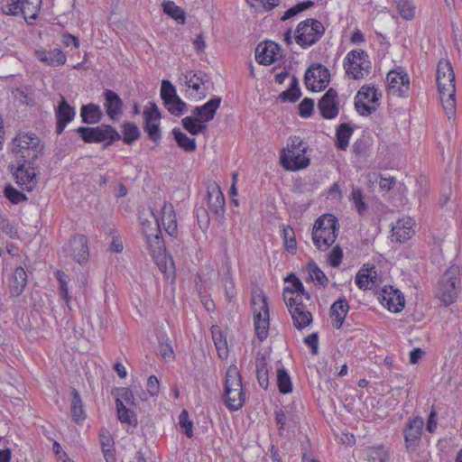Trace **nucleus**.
Masks as SVG:
<instances>
[{
  "label": "nucleus",
  "mask_w": 462,
  "mask_h": 462,
  "mask_svg": "<svg viewBox=\"0 0 462 462\" xmlns=\"http://www.w3.org/2000/svg\"><path fill=\"white\" fill-rule=\"evenodd\" d=\"M436 80L443 107L448 117L451 118L456 112V84L455 73L448 60H439Z\"/></svg>",
  "instance_id": "1"
},
{
  "label": "nucleus",
  "mask_w": 462,
  "mask_h": 462,
  "mask_svg": "<svg viewBox=\"0 0 462 462\" xmlns=\"http://www.w3.org/2000/svg\"><path fill=\"white\" fill-rule=\"evenodd\" d=\"M221 101V97H215L203 106H196L192 111L193 116L181 120L183 127L192 135L204 132L207 128L205 123L214 118Z\"/></svg>",
  "instance_id": "2"
},
{
  "label": "nucleus",
  "mask_w": 462,
  "mask_h": 462,
  "mask_svg": "<svg viewBox=\"0 0 462 462\" xmlns=\"http://www.w3.org/2000/svg\"><path fill=\"white\" fill-rule=\"evenodd\" d=\"M309 146L298 136L291 139V143L280 157L282 166L287 171H299L310 165V159L306 155Z\"/></svg>",
  "instance_id": "3"
},
{
  "label": "nucleus",
  "mask_w": 462,
  "mask_h": 462,
  "mask_svg": "<svg viewBox=\"0 0 462 462\" xmlns=\"http://www.w3.org/2000/svg\"><path fill=\"white\" fill-rule=\"evenodd\" d=\"M44 149L40 138L32 133H19L13 139L11 151L15 160L35 161Z\"/></svg>",
  "instance_id": "4"
},
{
  "label": "nucleus",
  "mask_w": 462,
  "mask_h": 462,
  "mask_svg": "<svg viewBox=\"0 0 462 462\" xmlns=\"http://www.w3.org/2000/svg\"><path fill=\"white\" fill-rule=\"evenodd\" d=\"M337 219L332 215L319 217L313 226L312 240L318 249L326 251L337 236Z\"/></svg>",
  "instance_id": "5"
},
{
  "label": "nucleus",
  "mask_w": 462,
  "mask_h": 462,
  "mask_svg": "<svg viewBox=\"0 0 462 462\" xmlns=\"http://www.w3.org/2000/svg\"><path fill=\"white\" fill-rule=\"evenodd\" d=\"M460 268L452 264L439 282L438 295L446 306L453 303L460 292Z\"/></svg>",
  "instance_id": "6"
},
{
  "label": "nucleus",
  "mask_w": 462,
  "mask_h": 462,
  "mask_svg": "<svg viewBox=\"0 0 462 462\" xmlns=\"http://www.w3.org/2000/svg\"><path fill=\"white\" fill-rule=\"evenodd\" d=\"M252 305L254 315V330L260 341H263L269 330V307L266 296L262 292H254L252 296Z\"/></svg>",
  "instance_id": "7"
},
{
  "label": "nucleus",
  "mask_w": 462,
  "mask_h": 462,
  "mask_svg": "<svg viewBox=\"0 0 462 462\" xmlns=\"http://www.w3.org/2000/svg\"><path fill=\"white\" fill-rule=\"evenodd\" d=\"M324 32L325 27L319 21L309 18L298 24L294 39L298 45L306 49L315 44L323 36Z\"/></svg>",
  "instance_id": "8"
},
{
  "label": "nucleus",
  "mask_w": 462,
  "mask_h": 462,
  "mask_svg": "<svg viewBox=\"0 0 462 462\" xmlns=\"http://www.w3.org/2000/svg\"><path fill=\"white\" fill-rule=\"evenodd\" d=\"M289 290H283V300L291 315L294 327L302 329L312 322V314L304 303L302 295L289 297Z\"/></svg>",
  "instance_id": "9"
},
{
  "label": "nucleus",
  "mask_w": 462,
  "mask_h": 462,
  "mask_svg": "<svg viewBox=\"0 0 462 462\" xmlns=\"http://www.w3.org/2000/svg\"><path fill=\"white\" fill-rule=\"evenodd\" d=\"M33 163L32 160H15V163L9 166L16 183L27 191H32L38 182Z\"/></svg>",
  "instance_id": "10"
},
{
  "label": "nucleus",
  "mask_w": 462,
  "mask_h": 462,
  "mask_svg": "<svg viewBox=\"0 0 462 462\" xmlns=\"http://www.w3.org/2000/svg\"><path fill=\"white\" fill-rule=\"evenodd\" d=\"M76 131L85 143H101L108 139L109 142L104 144L105 148L112 142L121 139L118 132L108 125H101L96 127L80 126Z\"/></svg>",
  "instance_id": "11"
},
{
  "label": "nucleus",
  "mask_w": 462,
  "mask_h": 462,
  "mask_svg": "<svg viewBox=\"0 0 462 462\" xmlns=\"http://www.w3.org/2000/svg\"><path fill=\"white\" fill-rule=\"evenodd\" d=\"M344 67L349 76L355 79H360L369 73L370 61L367 60L365 51H352L346 57Z\"/></svg>",
  "instance_id": "12"
},
{
  "label": "nucleus",
  "mask_w": 462,
  "mask_h": 462,
  "mask_svg": "<svg viewBox=\"0 0 462 462\" xmlns=\"http://www.w3.org/2000/svg\"><path fill=\"white\" fill-rule=\"evenodd\" d=\"M389 91L392 95L404 97L410 90V78L402 67L390 70L386 76Z\"/></svg>",
  "instance_id": "13"
},
{
  "label": "nucleus",
  "mask_w": 462,
  "mask_h": 462,
  "mask_svg": "<svg viewBox=\"0 0 462 462\" xmlns=\"http://www.w3.org/2000/svg\"><path fill=\"white\" fill-rule=\"evenodd\" d=\"M378 94L374 87L363 86L355 97V106L361 116H368L376 110Z\"/></svg>",
  "instance_id": "14"
},
{
  "label": "nucleus",
  "mask_w": 462,
  "mask_h": 462,
  "mask_svg": "<svg viewBox=\"0 0 462 462\" xmlns=\"http://www.w3.org/2000/svg\"><path fill=\"white\" fill-rule=\"evenodd\" d=\"M141 225L148 246L152 252H161L163 249V241L161 237V226L156 216L152 213L151 219H142Z\"/></svg>",
  "instance_id": "15"
},
{
  "label": "nucleus",
  "mask_w": 462,
  "mask_h": 462,
  "mask_svg": "<svg viewBox=\"0 0 462 462\" xmlns=\"http://www.w3.org/2000/svg\"><path fill=\"white\" fill-rule=\"evenodd\" d=\"M330 73L328 69L320 65H312L305 73L304 80L307 88L312 91L324 89L329 82Z\"/></svg>",
  "instance_id": "16"
},
{
  "label": "nucleus",
  "mask_w": 462,
  "mask_h": 462,
  "mask_svg": "<svg viewBox=\"0 0 462 462\" xmlns=\"http://www.w3.org/2000/svg\"><path fill=\"white\" fill-rule=\"evenodd\" d=\"M144 116V131L147 133L149 138L157 143L161 140L162 134L159 127V121L161 119V113L157 106L153 103L146 107L143 111Z\"/></svg>",
  "instance_id": "17"
},
{
  "label": "nucleus",
  "mask_w": 462,
  "mask_h": 462,
  "mask_svg": "<svg viewBox=\"0 0 462 462\" xmlns=\"http://www.w3.org/2000/svg\"><path fill=\"white\" fill-rule=\"evenodd\" d=\"M321 116L326 119H333L339 113L338 96L335 89L329 88L318 104Z\"/></svg>",
  "instance_id": "18"
},
{
  "label": "nucleus",
  "mask_w": 462,
  "mask_h": 462,
  "mask_svg": "<svg viewBox=\"0 0 462 462\" xmlns=\"http://www.w3.org/2000/svg\"><path fill=\"white\" fill-rule=\"evenodd\" d=\"M280 56V47L274 42L260 43L255 50V59L260 64L270 65L277 60Z\"/></svg>",
  "instance_id": "19"
},
{
  "label": "nucleus",
  "mask_w": 462,
  "mask_h": 462,
  "mask_svg": "<svg viewBox=\"0 0 462 462\" xmlns=\"http://www.w3.org/2000/svg\"><path fill=\"white\" fill-rule=\"evenodd\" d=\"M379 299L382 304L386 306L392 312H400L405 303L402 293L399 290L393 289V287H384Z\"/></svg>",
  "instance_id": "20"
},
{
  "label": "nucleus",
  "mask_w": 462,
  "mask_h": 462,
  "mask_svg": "<svg viewBox=\"0 0 462 462\" xmlns=\"http://www.w3.org/2000/svg\"><path fill=\"white\" fill-rule=\"evenodd\" d=\"M208 207L212 213L222 218L225 211V198L217 183L208 186Z\"/></svg>",
  "instance_id": "21"
},
{
  "label": "nucleus",
  "mask_w": 462,
  "mask_h": 462,
  "mask_svg": "<svg viewBox=\"0 0 462 462\" xmlns=\"http://www.w3.org/2000/svg\"><path fill=\"white\" fill-rule=\"evenodd\" d=\"M75 115V108L69 105L66 99L61 97V100L56 109V133L58 134H60L64 131L66 125L73 120Z\"/></svg>",
  "instance_id": "22"
},
{
  "label": "nucleus",
  "mask_w": 462,
  "mask_h": 462,
  "mask_svg": "<svg viewBox=\"0 0 462 462\" xmlns=\"http://www.w3.org/2000/svg\"><path fill=\"white\" fill-rule=\"evenodd\" d=\"M414 220L411 217H402L396 221L392 228V238L397 242H404L414 234Z\"/></svg>",
  "instance_id": "23"
},
{
  "label": "nucleus",
  "mask_w": 462,
  "mask_h": 462,
  "mask_svg": "<svg viewBox=\"0 0 462 462\" xmlns=\"http://www.w3.org/2000/svg\"><path fill=\"white\" fill-rule=\"evenodd\" d=\"M105 102L104 106L106 108L107 116L111 119L116 118L123 111V101L121 97L113 90L106 89L103 93Z\"/></svg>",
  "instance_id": "24"
},
{
  "label": "nucleus",
  "mask_w": 462,
  "mask_h": 462,
  "mask_svg": "<svg viewBox=\"0 0 462 462\" xmlns=\"http://www.w3.org/2000/svg\"><path fill=\"white\" fill-rule=\"evenodd\" d=\"M34 55L40 61L52 67L61 66L67 60L66 55L60 49L36 50Z\"/></svg>",
  "instance_id": "25"
},
{
  "label": "nucleus",
  "mask_w": 462,
  "mask_h": 462,
  "mask_svg": "<svg viewBox=\"0 0 462 462\" xmlns=\"http://www.w3.org/2000/svg\"><path fill=\"white\" fill-rule=\"evenodd\" d=\"M73 259L79 264L84 263L88 259V246L84 236H74L69 243Z\"/></svg>",
  "instance_id": "26"
},
{
  "label": "nucleus",
  "mask_w": 462,
  "mask_h": 462,
  "mask_svg": "<svg viewBox=\"0 0 462 462\" xmlns=\"http://www.w3.org/2000/svg\"><path fill=\"white\" fill-rule=\"evenodd\" d=\"M349 310V305L346 299H339L330 307V318L332 325L336 328H340L344 323L346 314Z\"/></svg>",
  "instance_id": "27"
},
{
  "label": "nucleus",
  "mask_w": 462,
  "mask_h": 462,
  "mask_svg": "<svg viewBox=\"0 0 462 462\" xmlns=\"http://www.w3.org/2000/svg\"><path fill=\"white\" fill-rule=\"evenodd\" d=\"M161 211L162 223L165 231L171 236H175L177 234V218L173 206L171 203L164 202Z\"/></svg>",
  "instance_id": "28"
},
{
  "label": "nucleus",
  "mask_w": 462,
  "mask_h": 462,
  "mask_svg": "<svg viewBox=\"0 0 462 462\" xmlns=\"http://www.w3.org/2000/svg\"><path fill=\"white\" fill-rule=\"evenodd\" d=\"M27 283V273L23 267H17L13 273L9 284V292L13 297L20 296Z\"/></svg>",
  "instance_id": "29"
},
{
  "label": "nucleus",
  "mask_w": 462,
  "mask_h": 462,
  "mask_svg": "<svg viewBox=\"0 0 462 462\" xmlns=\"http://www.w3.org/2000/svg\"><path fill=\"white\" fill-rule=\"evenodd\" d=\"M423 425L424 421L420 417H415L409 420L404 430V438L408 445H413L420 439Z\"/></svg>",
  "instance_id": "30"
},
{
  "label": "nucleus",
  "mask_w": 462,
  "mask_h": 462,
  "mask_svg": "<svg viewBox=\"0 0 462 462\" xmlns=\"http://www.w3.org/2000/svg\"><path fill=\"white\" fill-rule=\"evenodd\" d=\"M377 279L374 266L369 269L362 268L356 275V283L362 290H369L377 283Z\"/></svg>",
  "instance_id": "31"
},
{
  "label": "nucleus",
  "mask_w": 462,
  "mask_h": 462,
  "mask_svg": "<svg viewBox=\"0 0 462 462\" xmlns=\"http://www.w3.org/2000/svg\"><path fill=\"white\" fill-rule=\"evenodd\" d=\"M245 402V393L243 388L231 391L230 388L225 389V404L232 411L241 409Z\"/></svg>",
  "instance_id": "32"
},
{
  "label": "nucleus",
  "mask_w": 462,
  "mask_h": 462,
  "mask_svg": "<svg viewBox=\"0 0 462 462\" xmlns=\"http://www.w3.org/2000/svg\"><path fill=\"white\" fill-rule=\"evenodd\" d=\"M80 116L83 123L96 124L101 120L103 114L98 105L88 104L82 106Z\"/></svg>",
  "instance_id": "33"
},
{
  "label": "nucleus",
  "mask_w": 462,
  "mask_h": 462,
  "mask_svg": "<svg viewBox=\"0 0 462 462\" xmlns=\"http://www.w3.org/2000/svg\"><path fill=\"white\" fill-rule=\"evenodd\" d=\"M285 282H291V287H285L284 290H289V297H295V295H302V299L304 298L307 301L310 300V296L308 292L305 291L304 286L300 279L295 274H290Z\"/></svg>",
  "instance_id": "34"
},
{
  "label": "nucleus",
  "mask_w": 462,
  "mask_h": 462,
  "mask_svg": "<svg viewBox=\"0 0 462 462\" xmlns=\"http://www.w3.org/2000/svg\"><path fill=\"white\" fill-rule=\"evenodd\" d=\"M172 134L179 147L185 152H194L197 148L196 141L194 138H189L186 134L181 132L180 128H173Z\"/></svg>",
  "instance_id": "35"
},
{
  "label": "nucleus",
  "mask_w": 462,
  "mask_h": 462,
  "mask_svg": "<svg viewBox=\"0 0 462 462\" xmlns=\"http://www.w3.org/2000/svg\"><path fill=\"white\" fill-rule=\"evenodd\" d=\"M228 388H230L231 391L243 388L239 370L235 365H230L226 374L225 389Z\"/></svg>",
  "instance_id": "36"
},
{
  "label": "nucleus",
  "mask_w": 462,
  "mask_h": 462,
  "mask_svg": "<svg viewBox=\"0 0 462 462\" xmlns=\"http://www.w3.org/2000/svg\"><path fill=\"white\" fill-rule=\"evenodd\" d=\"M353 134V129L348 124H341L337 129V147L345 151L349 143V139Z\"/></svg>",
  "instance_id": "37"
},
{
  "label": "nucleus",
  "mask_w": 462,
  "mask_h": 462,
  "mask_svg": "<svg viewBox=\"0 0 462 462\" xmlns=\"http://www.w3.org/2000/svg\"><path fill=\"white\" fill-rule=\"evenodd\" d=\"M41 3L42 0H23L21 5V14L23 15L26 21L29 19H36L40 10Z\"/></svg>",
  "instance_id": "38"
},
{
  "label": "nucleus",
  "mask_w": 462,
  "mask_h": 462,
  "mask_svg": "<svg viewBox=\"0 0 462 462\" xmlns=\"http://www.w3.org/2000/svg\"><path fill=\"white\" fill-rule=\"evenodd\" d=\"M116 410L118 420L122 423H126L130 426H136L137 419L135 413L129 406H116Z\"/></svg>",
  "instance_id": "39"
},
{
  "label": "nucleus",
  "mask_w": 462,
  "mask_h": 462,
  "mask_svg": "<svg viewBox=\"0 0 462 462\" xmlns=\"http://www.w3.org/2000/svg\"><path fill=\"white\" fill-rule=\"evenodd\" d=\"M123 140L125 143H132L140 136L139 128L133 123L125 122L123 125Z\"/></svg>",
  "instance_id": "40"
},
{
  "label": "nucleus",
  "mask_w": 462,
  "mask_h": 462,
  "mask_svg": "<svg viewBox=\"0 0 462 462\" xmlns=\"http://www.w3.org/2000/svg\"><path fill=\"white\" fill-rule=\"evenodd\" d=\"M394 2L398 12L402 18L411 20L414 17V5L412 0H394Z\"/></svg>",
  "instance_id": "41"
},
{
  "label": "nucleus",
  "mask_w": 462,
  "mask_h": 462,
  "mask_svg": "<svg viewBox=\"0 0 462 462\" xmlns=\"http://www.w3.org/2000/svg\"><path fill=\"white\" fill-rule=\"evenodd\" d=\"M277 385L282 393H289L291 392V377L285 369L277 370Z\"/></svg>",
  "instance_id": "42"
},
{
  "label": "nucleus",
  "mask_w": 462,
  "mask_h": 462,
  "mask_svg": "<svg viewBox=\"0 0 462 462\" xmlns=\"http://www.w3.org/2000/svg\"><path fill=\"white\" fill-rule=\"evenodd\" d=\"M116 406H134V397L132 391L128 388L122 387L118 389Z\"/></svg>",
  "instance_id": "43"
},
{
  "label": "nucleus",
  "mask_w": 462,
  "mask_h": 462,
  "mask_svg": "<svg viewBox=\"0 0 462 462\" xmlns=\"http://www.w3.org/2000/svg\"><path fill=\"white\" fill-rule=\"evenodd\" d=\"M71 413L76 422H79L85 416L79 393L76 390H73V397L71 401Z\"/></svg>",
  "instance_id": "44"
},
{
  "label": "nucleus",
  "mask_w": 462,
  "mask_h": 462,
  "mask_svg": "<svg viewBox=\"0 0 462 462\" xmlns=\"http://www.w3.org/2000/svg\"><path fill=\"white\" fill-rule=\"evenodd\" d=\"M163 11L176 21L184 23L185 14L183 10L173 2L168 1L163 3Z\"/></svg>",
  "instance_id": "45"
},
{
  "label": "nucleus",
  "mask_w": 462,
  "mask_h": 462,
  "mask_svg": "<svg viewBox=\"0 0 462 462\" xmlns=\"http://www.w3.org/2000/svg\"><path fill=\"white\" fill-rule=\"evenodd\" d=\"M161 97L164 104H169V101L179 97L176 95L175 87L168 79L162 81Z\"/></svg>",
  "instance_id": "46"
},
{
  "label": "nucleus",
  "mask_w": 462,
  "mask_h": 462,
  "mask_svg": "<svg viewBox=\"0 0 462 462\" xmlns=\"http://www.w3.org/2000/svg\"><path fill=\"white\" fill-rule=\"evenodd\" d=\"M213 340L217 350L218 356L221 358H226L228 356L227 345L226 339L220 331L212 330Z\"/></svg>",
  "instance_id": "47"
},
{
  "label": "nucleus",
  "mask_w": 462,
  "mask_h": 462,
  "mask_svg": "<svg viewBox=\"0 0 462 462\" xmlns=\"http://www.w3.org/2000/svg\"><path fill=\"white\" fill-rule=\"evenodd\" d=\"M164 105L168 111L175 116H180L187 108L186 103L183 102L180 97H175V99L169 101V104Z\"/></svg>",
  "instance_id": "48"
},
{
  "label": "nucleus",
  "mask_w": 462,
  "mask_h": 462,
  "mask_svg": "<svg viewBox=\"0 0 462 462\" xmlns=\"http://www.w3.org/2000/svg\"><path fill=\"white\" fill-rule=\"evenodd\" d=\"M314 5V2L311 0L304 1L301 3H299L295 5L294 6L289 8L284 14L282 17V21H285L287 19H290L293 17L294 15L300 14V12L308 9L309 7L312 6Z\"/></svg>",
  "instance_id": "49"
},
{
  "label": "nucleus",
  "mask_w": 462,
  "mask_h": 462,
  "mask_svg": "<svg viewBox=\"0 0 462 462\" xmlns=\"http://www.w3.org/2000/svg\"><path fill=\"white\" fill-rule=\"evenodd\" d=\"M179 425L188 438L193 436V422L189 419V413L183 410L179 415Z\"/></svg>",
  "instance_id": "50"
},
{
  "label": "nucleus",
  "mask_w": 462,
  "mask_h": 462,
  "mask_svg": "<svg viewBox=\"0 0 462 462\" xmlns=\"http://www.w3.org/2000/svg\"><path fill=\"white\" fill-rule=\"evenodd\" d=\"M284 245L288 251H294L297 246L295 234L291 226H284L283 231Z\"/></svg>",
  "instance_id": "51"
},
{
  "label": "nucleus",
  "mask_w": 462,
  "mask_h": 462,
  "mask_svg": "<svg viewBox=\"0 0 462 462\" xmlns=\"http://www.w3.org/2000/svg\"><path fill=\"white\" fill-rule=\"evenodd\" d=\"M351 201L360 215L366 211V205L364 201L363 193L360 189H354L352 191Z\"/></svg>",
  "instance_id": "52"
},
{
  "label": "nucleus",
  "mask_w": 462,
  "mask_h": 462,
  "mask_svg": "<svg viewBox=\"0 0 462 462\" xmlns=\"http://www.w3.org/2000/svg\"><path fill=\"white\" fill-rule=\"evenodd\" d=\"M5 196L13 203V204H18L21 201L27 200V197L18 191L16 189H14L12 186H8L5 189Z\"/></svg>",
  "instance_id": "53"
},
{
  "label": "nucleus",
  "mask_w": 462,
  "mask_h": 462,
  "mask_svg": "<svg viewBox=\"0 0 462 462\" xmlns=\"http://www.w3.org/2000/svg\"><path fill=\"white\" fill-rule=\"evenodd\" d=\"M369 462H386L387 454L383 448H374L368 452Z\"/></svg>",
  "instance_id": "54"
},
{
  "label": "nucleus",
  "mask_w": 462,
  "mask_h": 462,
  "mask_svg": "<svg viewBox=\"0 0 462 462\" xmlns=\"http://www.w3.org/2000/svg\"><path fill=\"white\" fill-rule=\"evenodd\" d=\"M314 108V101L310 98H304L299 105V113L302 117H309L311 116Z\"/></svg>",
  "instance_id": "55"
},
{
  "label": "nucleus",
  "mask_w": 462,
  "mask_h": 462,
  "mask_svg": "<svg viewBox=\"0 0 462 462\" xmlns=\"http://www.w3.org/2000/svg\"><path fill=\"white\" fill-rule=\"evenodd\" d=\"M343 251L339 245H336L328 254V262L332 267H337L341 263Z\"/></svg>",
  "instance_id": "56"
},
{
  "label": "nucleus",
  "mask_w": 462,
  "mask_h": 462,
  "mask_svg": "<svg viewBox=\"0 0 462 462\" xmlns=\"http://www.w3.org/2000/svg\"><path fill=\"white\" fill-rule=\"evenodd\" d=\"M310 277L320 285H326L328 282L324 273L316 264L310 265Z\"/></svg>",
  "instance_id": "57"
},
{
  "label": "nucleus",
  "mask_w": 462,
  "mask_h": 462,
  "mask_svg": "<svg viewBox=\"0 0 462 462\" xmlns=\"http://www.w3.org/2000/svg\"><path fill=\"white\" fill-rule=\"evenodd\" d=\"M23 0H11V3L3 7V11L7 15H17L21 14Z\"/></svg>",
  "instance_id": "58"
},
{
  "label": "nucleus",
  "mask_w": 462,
  "mask_h": 462,
  "mask_svg": "<svg viewBox=\"0 0 462 462\" xmlns=\"http://www.w3.org/2000/svg\"><path fill=\"white\" fill-rule=\"evenodd\" d=\"M300 97V91L299 88H290L289 89L283 91L280 97L284 101L295 102Z\"/></svg>",
  "instance_id": "59"
},
{
  "label": "nucleus",
  "mask_w": 462,
  "mask_h": 462,
  "mask_svg": "<svg viewBox=\"0 0 462 462\" xmlns=\"http://www.w3.org/2000/svg\"><path fill=\"white\" fill-rule=\"evenodd\" d=\"M57 279L60 282V290L62 297L66 300L67 303H69V293H68V285L66 282V274L61 271H58L56 273Z\"/></svg>",
  "instance_id": "60"
},
{
  "label": "nucleus",
  "mask_w": 462,
  "mask_h": 462,
  "mask_svg": "<svg viewBox=\"0 0 462 462\" xmlns=\"http://www.w3.org/2000/svg\"><path fill=\"white\" fill-rule=\"evenodd\" d=\"M147 392L150 396H155L158 394L160 390V383L155 375H151L147 380Z\"/></svg>",
  "instance_id": "61"
},
{
  "label": "nucleus",
  "mask_w": 462,
  "mask_h": 462,
  "mask_svg": "<svg viewBox=\"0 0 462 462\" xmlns=\"http://www.w3.org/2000/svg\"><path fill=\"white\" fill-rule=\"evenodd\" d=\"M159 351L165 360H171L174 357V352L170 343H160Z\"/></svg>",
  "instance_id": "62"
},
{
  "label": "nucleus",
  "mask_w": 462,
  "mask_h": 462,
  "mask_svg": "<svg viewBox=\"0 0 462 462\" xmlns=\"http://www.w3.org/2000/svg\"><path fill=\"white\" fill-rule=\"evenodd\" d=\"M53 451L58 457L59 462H74V460L69 457L67 453L62 450L61 446L57 441H54L53 443Z\"/></svg>",
  "instance_id": "63"
},
{
  "label": "nucleus",
  "mask_w": 462,
  "mask_h": 462,
  "mask_svg": "<svg viewBox=\"0 0 462 462\" xmlns=\"http://www.w3.org/2000/svg\"><path fill=\"white\" fill-rule=\"evenodd\" d=\"M187 85L189 87V88H192L194 90L196 91H199V89L200 88L201 85H203L205 83L204 79L198 76L197 74H193L188 80H187Z\"/></svg>",
  "instance_id": "64"
}]
</instances>
